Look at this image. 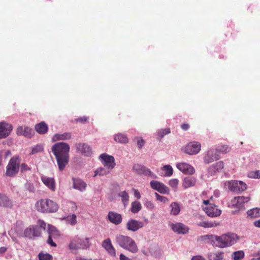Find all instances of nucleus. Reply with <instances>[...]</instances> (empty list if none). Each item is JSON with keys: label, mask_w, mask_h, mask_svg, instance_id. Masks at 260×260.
<instances>
[{"label": "nucleus", "mask_w": 260, "mask_h": 260, "mask_svg": "<svg viewBox=\"0 0 260 260\" xmlns=\"http://www.w3.org/2000/svg\"><path fill=\"white\" fill-rule=\"evenodd\" d=\"M70 146L66 143L55 144L52 147V151L55 155L59 170L62 171L69 161Z\"/></svg>", "instance_id": "nucleus-1"}, {"label": "nucleus", "mask_w": 260, "mask_h": 260, "mask_svg": "<svg viewBox=\"0 0 260 260\" xmlns=\"http://www.w3.org/2000/svg\"><path fill=\"white\" fill-rule=\"evenodd\" d=\"M115 242L120 247L132 253H137L139 250L135 241L128 236L117 235L115 237Z\"/></svg>", "instance_id": "nucleus-2"}, {"label": "nucleus", "mask_w": 260, "mask_h": 260, "mask_svg": "<svg viewBox=\"0 0 260 260\" xmlns=\"http://www.w3.org/2000/svg\"><path fill=\"white\" fill-rule=\"evenodd\" d=\"M36 209L43 213H54L58 209V205L53 201L49 199H41L35 204Z\"/></svg>", "instance_id": "nucleus-3"}, {"label": "nucleus", "mask_w": 260, "mask_h": 260, "mask_svg": "<svg viewBox=\"0 0 260 260\" xmlns=\"http://www.w3.org/2000/svg\"><path fill=\"white\" fill-rule=\"evenodd\" d=\"M239 240V237L235 233L223 234L217 237L216 246L220 248L231 246L236 244Z\"/></svg>", "instance_id": "nucleus-4"}, {"label": "nucleus", "mask_w": 260, "mask_h": 260, "mask_svg": "<svg viewBox=\"0 0 260 260\" xmlns=\"http://www.w3.org/2000/svg\"><path fill=\"white\" fill-rule=\"evenodd\" d=\"M89 239H81L78 237L73 238L69 245V248L71 251L79 249H85L89 247Z\"/></svg>", "instance_id": "nucleus-5"}, {"label": "nucleus", "mask_w": 260, "mask_h": 260, "mask_svg": "<svg viewBox=\"0 0 260 260\" xmlns=\"http://www.w3.org/2000/svg\"><path fill=\"white\" fill-rule=\"evenodd\" d=\"M20 160L18 157H12L6 168V175L13 177L18 173L20 167Z\"/></svg>", "instance_id": "nucleus-6"}, {"label": "nucleus", "mask_w": 260, "mask_h": 260, "mask_svg": "<svg viewBox=\"0 0 260 260\" xmlns=\"http://www.w3.org/2000/svg\"><path fill=\"white\" fill-rule=\"evenodd\" d=\"M249 197L244 196L236 197L232 199L229 206L238 209L237 211H233V214H235L237 211L244 209V204L249 202Z\"/></svg>", "instance_id": "nucleus-7"}, {"label": "nucleus", "mask_w": 260, "mask_h": 260, "mask_svg": "<svg viewBox=\"0 0 260 260\" xmlns=\"http://www.w3.org/2000/svg\"><path fill=\"white\" fill-rule=\"evenodd\" d=\"M231 191L239 193L246 190L247 186L246 184L241 181L232 180L225 183Z\"/></svg>", "instance_id": "nucleus-8"}, {"label": "nucleus", "mask_w": 260, "mask_h": 260, "mask_svg": "<svg viewBox=\"0 0 260 260\" xmlns=\"http://www.w3.org/2000/svg\"><path fill=\"white\" fill-rule=\"evenodd\" d=\"M42 231L37 226L31 225L24 231L23 235L26 238L32 239L41 235Z\"/></svg>", "instance_id": "nucleus-9"}, {"label": "nucleus", "mask_w": 260, "mask_h": 260, "mask_svg": "<svg viewBox=\"0 0 260 260\" xmlns=\"http://www.w3.org/2000/svg\"><path fill=\"white\" fill-rule=\"evenodd\" d=\"M102 164L108 169L112 170L115 166V159L113 156L106 153H103L100 156Z\"/></svg>", "instance_id": "nucleus-10"}, {"label": "nucleus", "mask_w": 260, "mask_h": 260, "mask_svg": "<svg viewBox=\"0 0 260 260\" xmlns=\"http://www.w3.org/2000/svg\"><path fill=\"white\" fill-rule=\"evenodd\" d=\"M133 171L139 175H144L146 176H150L153 178H156V176L153 174L151 171L146 168L145 166L139 164H135L133 167Z\"/></svg>", "instance_id": "nucleus-11"}, {"label": "nucleus", "mask_w": 260, "mask_h": 260, "mask_svg": "<svg viewBox=\"0 0 260 260\" xmlns=\"http://www.w3.org/2000/svg\"><path fill=\"white\" fill-rule=\"evenodd\" d=\"M201 147V144L199 142H191L185 147L184 151L189 155H194L199 152Z\"/></svg>", "instance_id": "nucleus-12"}, {"label": "nucleus", "mask_w": 260, "mask_h": 260, "mask_svg": "<svg viewBox=\"0 0 260 260\" xmlns=\"http://www.w3.org/2000/svg\"><path fill=\"white\" fill-rule=\"evenodd\" d=\"M151 187L158 191L160 193L169 194L170 192L169 188L165 184L157 181L152 180L150 183Z\"/></svg>", "instance_id": "nucleus-13"}, {"label": "nucleus", "mask_w": 260, "mask_h": 260, "mask_svg": "<svg viewBox=\"0 0 260 260\" xmlns=\"http://www.w3.org/2000/svg\"><path fill=\"white\" fill-rule=\"evenodd\" d=\"M13 126L11 124L6 122H0V139L8 137L12 131Z\"/></svg>", "instance_id": "nucleus-14"}, {"label": "nucleus", "mask_w": 260, "mask_h": 260, "mask_svg": "<svg viewBox=\"0 0 260 260\" xmlns=\"http://www.w3.org/2000/svg\"><path fill=\"white\" fill-rule=\"evenodd\" d=\"M144 226V223L141 221L131 219L126 223V227L128 231L136 232Z\"/></svg>", "instance_id": "nucleus-15"}, {"label": "nucleus", "mask_w": 260, "mask_h": 260, "mask_svg": "<svg viewBox=\"0 0 260 260\" xmlns=\"http://www.w3.org/2000/svg\"><path fill=\"white\" fill-rule=\"evenodd\" d=\"M16 133L18 136H23L27 138H31L34 135L33 130L28 126H18L16 130Z\"/></svg>", "instance_id": "nucleus-16"}, {"label": "nucleus", "mask_w": 260, "mask_h": 260, "mask_svg": "<svg viewBox=\"0 0 260 260\" xmlns=\"http://www.w3.org/2000/svg\"><path fill=\"white\" fill-rule=\"evenodd\" d=\"M176 167L178 170L185 174L192 175L195 172L194 168L185 162L178 163Z\"/></svg>", "instance_id": "nucleus-17"}, {"label": "nucleus", "mask_w": 260, "mask_h": 260, "mask_svg": "<svg viewBox=\"0 0 260 260\" xmlns=\"http://www.w3.org/2000/svg\"><path fill=\"white\" fill-rule=\"evenodd\" d=\"M172 230L178 234H185L188 232V228L182 223H172Z\"/></svg>", "instance_id": "nucleus-18"}, {"label": "nucleus", "mask_w": 260, "mask_h": 260, "mask_svg": "<svg viewBox=\"0 0 260 260\" xmlns=\"http://www.w3.org/2000/svg\"><path fill=\"white\" fill-rule=\"evenodd\" d=\"M102 245L110 255L112 256H116V250L112 245L111 240L110 238H107L104 240Z\"/></svg>", "instance_id": "nucleus-19"}, {"label": "nucleus", "mask_w": 260, "mask_h": 260, "mask_svg": "<svg viewBox=\"0 0 260 260\" xmlns=\"http://www.w3.org/2000/svg\"><path fill=\"white\" fill-rule=\"evenodd\" d=\"M219 158V155L217 151H216V150L210 149L208 151L206 155L205 156L204 160L206 164H209Z\"/></svg>", "instance_id": "nucleus-20"}, {"label": "nucleus", "mask_w": 260, "mask_h": 260, "mask_svg": "<svg viewBox=\"0 0 260 260\" xmlns=\"http://www.w3.org/2000/svg\"><path fill=\"white\" fill-rule=\"evenodd\" d=\"M77 151L86 156H89L92 153L91 148L84 143H78L76 145Z\"/></svg>", "instance_id": "nucleus-21"}, {"label": "nucleus", "mask_w": 260, "mask_h": 260, "mask_svg": "<svg viewBox=\"0 0 260 260\" xmlns=\"http://www.w3.org/2000/svg\"><path fill=\"white\" fill-rule=\"evenodd\" d=\"M48 231L49 236L47 240V243L50 245L51 246L56 247V244L55 242H53L52 237L57 236L59 235L58 231L55 227L50 225H48Z\"/></svg>", "instance_id": "nucleus-22"}, {"label": "nucleus", "mask_w": 260, "mask_h": 260, "mask_svg": "<svg viewBox=\"0 0 260 260\" xmlns=\"http://www.w3.org/2000/svg\"><path fill=\"white\" fill-rule=\"evenodd\" d=\"M204 210L209 216L212 217L219 216L221 213V211L220 209H218L216 206H213L211 205L205 207Z\"/></svg>", "instance_id": "nucleus-23"}, {"label": "nucleus", "mask_w": 260, "mask_h": 260, "mask_svg": "<svg viewBox=\"0 0 260 260\" xmlns=\"http://www.w3.org/2000/svg\"><path fill=\"white\" fill-rule=\"evenodd\" d=\"M13 206V201L5 194L0 193V206L11 208Z\"/></svg>", "instance_id": "nucleus-24"}, {"label": "nucleus", "mask_w": 260, "mask_h": 260, "mask_svg": "<svg viewBox=\"0 0 260 260\" xmlns=\"http://www.w3.org/2000/svg\"><path fill=\"white\" fill-rule=\"evenodd\" d=\"M108 218L111 222L116 225L119 224L122 220L121 214L112 211L109 212Z\"/></svg>", "instance_id": "nucleus-25"}, {"label": "nucleus", "mask_w": 260, "mask_h": 260, "mask_svg": "<svg viewBox=\"0 0 260 260\" xmlns=\"http://www.w3.org/2000/svg\"><path fill=\"white\" fill-rule=\"evenodd\" d=\"M35 129L39 134L43 135L47 132L48 126L44 121H42L35 125Z\"/></svg>", "instance_id": "nucleus-26"}, {"label": "nucleus", "mask_w": 260, "mask_h": 260, "mask_svg": "<svg viewBox=\"0 0 260 260\" xmlns=\"http://www.w3.org/2000/svg\"><path fill=\"white\" fill-rule=\"evenodd\" d=\"M41 180L43 183L52 191L55 189V180L53 178L42 177Z\"/></svg>", "instance_id": "nucleus-27"}, {"label": "nucleus", "mask_w": 260, "mask_h": 260, "mask_svg": "<svg viewBox=\"0 0 260 260\" xmlns=\"http://www.w3.org/2000/svg\"><path fill=\"white\" fill-rule=\"evenodd\" d=\"M73 187L75 189H78L81 191L85 190L86 187V184L82 180L79 179L73 178Z\"/></svg>", "instance_id": "nucleus-28"}, {"label": "nucleus", "mask_w": 260, "mask_h": 260, "mask_svg": "<svg viewBox=\"0 0 260 260\" xmlns=\"http://www.w3.org/2000/svg\"><path fill=\"white\" fill-rule=\"evenodd\" d=\"M72 135L70 133L63 134H55L52 137V141L55 142L58 140H67L71 138Z\"/></svg>", "instance_id": "nucleus-29"}, {"label": "nucleus", "mask_w": 260, "mask_h": 260, "mask_svg": "<svg viewBox=\"0 0 260 260\" xmlns=\"http://www.w3.org/2000/svg\"><path fill=\"white\" fill-rule=\"evenodd\" d=\"M196 183V179L194 177H185L182 182V186L185 188L193 186Z\"/></svg>", "instance_id": "nucleus-30"}, {"label": "nucleus", "mask_w": 260, "mask_h": 260, "mask_svg": "<svg viewBox=\"0 0 260 260\" xmlns=\"http://www.w3.org/2000/svg\"><path fill=\"white\" fill-rule=\"evenodd\" d=\"M247 217L252 219L260 216V209L258 208H253L247 212Z\"/></svg>", "instance_id": "nucleus-31"}, {"label": "nucleus", "mask_w": 260, "mask_h": 260, "mask_svg": "<svg viewBox=\"0 0 260 260\" xmlns=\"http://www.w3.org/2000/svg\"><path fill=\"white\" fill-rule=\"evenodd\" d=\"M111 170L108 169V168L105 167L104 166L103 167H100L96 169L95 171L94 177L99 175V176H103L111 172Z\"/></svg>", "instance_id": "nucleus-32"}, {"label": "nucleus", "mask_w": 260, "mask_h": 260, "mask_svg": "<svg viewBox=\"0 0 260 260\" xmlns=\"http://www.w3.org/2000/svg\"><path fill=\"white\" fill-rule=\"evenodd\" d=\"M115 141L118 143H126L128 142V138L126 136L123 134H118L115 136Z\"/></svg>", "instance_id": "nucleus-33"}, {"label": "nucleus", "mask_w": 260, "mask_h": 260, "mask_svg": "<svg viewBox=\"0 0 260 260\" xmlns=\"http://www.w3.org/2000/svg\"><path fill=\"white\" fill-rule=\"evenodd\" d=\"M170 207H171V213L172 215H177L179 213L180 208L178 203L173 202L171 204Z\"/></svg>", "instance_id": "nucleus-34"}, {"label": "nucleus", "mask_w": 260, "mask_h": 260, "mask_svg": "<svg viewBox=\"0 0 260 260\" xmlns=\"http://www.w3.org/2000/svg\"><path fill=\"white\" fill-rule=\"evenodd\" d=\"M141 208L142 206L140 202L135 201L132 203L131 210L133 213H138L140 210H141Z\"/></svg>", "instance_id": "nucleus-35"}, {"label": "nucleus", "mask_w": 260, "mask_h": 260, "mask_svg": "<svg viewBox=\"0 0 260 260\" xmlns=\"http://www.w3.org/2000/svg\"><path fill=\"white\" fill-rule=\"evenodd\" d=\"M223 167V162L222 161H219L210 167L209 168V171L212 172V171L214 170L219 171L222 169Z\"/></svg>", "instance_id": "nucleus-36"}, {"label": "nucleus", "mask_w": 260, "mask_h": 260, "mask_svg": "<svg viewBox=\"0 0 260 260\" xmlns=\"http://www.w3.org/2000/svg\"><path fill=\"white\" fill-rule=\"evenodd\" d=\"M217 236L214 235H206L202 237V239L203 240H211L212 241V244L216 246L217 244H216Z\"/></svg>", "instance_id": "nucleus-37"}, {"label": "nucleus", "mask_w": 260, "mask_h": 260, "mask_svg": "<svg viewBox=\"0 0 260 260\" xmlns=\"http://www.w3.org/2000/svg\"><path fill=\"white\" fill-rule=\"evenodd\" d=\"M11 154V151L9 150L0 151V166L2 165L3 159L6 160Z\"/></svg>", "instance_id": "nucleus-38"}, {"label": "nucleus", "mask_w": 260, "mask_h": 260, "mask_svg": "<svg viewBox=\"0 0 260 260\" xmlns=\"http://www.w3.org/2000/svg\"><path fill=\"white\" fill-rule=\"evenodd\" d=\"M162 170L165 172L164 176L170 177L172 175L173 170L170 165H165L162 168Z\"/></svg>", "instance_id": "nucleus-39"}, {"label": "nucleus", "mask_w": 260, "mask_h": 260, "mask_svg": "<svg viewBox=\"0 0 260 260\" xmlns=\"http://www.w3.org/2000/svg\"><path fill=\"white\" fill-rule=\"evenodd\" d=\"M217 153H226L230 151V148L228 145H221L218 146L215 149Z\"/></svg>", "instance_id": "nucleus-40"}, {"label": "nucleus", "mask_w": 260, "mask_h": 260, "mask_svg": "<svg viewBox=\"0 0 260 260\" xmlns=\"http://www.w3.org/2000/svg\"><path fill=\"white\" fill-rule=\"evenodd\" d=\"M119 196L121 197L122 202L123 203L124 206H125L129 200V196L125 191H123L119 193Z\"/></svg>", "instance_id": "nucleus-41"}, {"label": "nucleus", "mask_w": 260, "mask_h": 260, "mask_svg": "<svg viewBox=\"0 0 260 260\" xmlns=\"http://www.w3.org/2000/svg\"><path fill=\"white\" fill-rule=\"evenodd\" d=\"M39 260H52L53 257L51 255L48 253H44L40 252L38 255Z\"/></svg>", "instance_id": "nucleus-42"}, {"label": "nucleus", "mask_w": 260, "mask_h": 260, "mask_svg": "<svg viewBox=\"0 0 260 260\" xmlns=\"http://www.w3.org/2000/svg\"><path fill=\"white\" fill-rule=\"evenodd\" d=\"M244 256V253L242 251H238L234 252L233 258L234 260H240Z\"/></svg>", "instance_id": "nucleus-43"}, {"label": "nucleus", "mask_w": 260, "mask_h": 260, "mask_svg": "<svg viewBox=\"0 0 260 260\" xmlns=\"http://www.w3.org/2000/svg\"><path fill=\"white\" fill-rule=\"evenodd\" d=\"M67 220L72 225H75L77 223V217L75 214L67 216Z\"/></svg>", "instance_id": "nucleus-44"}, {"label": "nucleus", "mask_w": 260, "mask_h": 260, "mask_svg": "<svg viewBox=\"0 0 260 260\" xmlns=\"http://www.w3.org/2000/svg\"><path fill=\"white\" fill-rule=\"evenodd\" d=\"M89 118L87 116H84L83 117H81L78 118H75L74 119V122L75 123H85L88 122Z\"/></svg>", "instance_id": "nucleus-45"}, {"label": "nucleus", "mask_w": 260, "mask_h": 260, "mask_svg": "<svg viewBox=\"0 0 260 260\" xmlns=\"http://www.w3.org/2000/svg\"><path fill=\"white\" fill-rule=\"evenodd\" d=\"M170 133V128H165L159 130L158 132V136L160 139L162 138L165 135Z\"/></svg>", "instance_id": "nucleus-46"}, {"label": "nucleus", "mask_w": 260, "mask_h": 260, "mask_svg": "<svg viewBox=\"0 0 260 260\" xmlns=\"http://www.w3.org/2000/svg\"><path fill=\"white\" fill-rule=\"evenodd\" d=\"M198 225L200 226L204 227L205 228H212L214 226V224L212 222L203 221L198 223Z\"/></svg>", "instance_id": "nucleus-47"}, {"label": "nucleus", "mask_w": 260, "mask_h": 260, "mask_svg": "<svg viewBox=\"0 0 260 260\" xmlns=\"http://www.w3.org/2000/svg\"><path fill=\"white\" fill-rule=\"evenodd\" d=\"M179 181L177 179H173L169 181V184L172 187L176 189L178 185Z\"/></svg>", "instance_id": "nucleus-48"}, {"label": "nucleus", "mask_w": 260, "mask_h": 260, "mask_svg": "<svg viewBox=\"0 0 260 260\" xmlns=\"http://www.w3.org/2000/svg\"><path fill=\"white\" fill-rule=\"evenodd\" d=\"M38 228L42 231V230H45L46 223L44 221L39 219L37 221V225Z\"/></svg>", "instance_id": "nucleus-49"}, {"label": "nucleus", "mask_w": 260, "mask_h": 260, "mask_svg": "<svg viewBox=\"0 0 260 260\" xmlns=\"http://www.w3.org/2000/svg\"><path fill=\"white\" fill-rule=\"evenodd\" d=\"M155 195L156 198V199L161 202L166 203L169 201V200L167 198L164 197V196H160L159 194H158L156 192L155 193Z\"/></svg>", "instance_id": "nucleus-50"}, {"label": "nucleus", "mask_w": 260, "mask_h": 260, "mask_svg": "<svg viewBox=\"0 0 260 260\" xmlns=\"http://www.w3.org/2000/svg\"><path fill=\"white\" fill-rule=\"evenodd\" d=\"M248 176L249 177L254 178H260V170L256 171L255 172H251Z\"/></svg>", "instance_id": "nucleus-51"}, {"label": "nucleus", "mask_w": 260, "mask_h": 260, "mask_svg": "<svg viewBox=\"0 0 260 260\" xmlns=\"http://www.w3.org/2000/svg\"><path fill=\"white\" fill-rule=\"evenodd\" d=\"M43 150L42 146L37 145L32 148L31 154H34L37 153Z\"/></svg>", "instance_id": "nucleus-52"}, {"label": "nucleus", "mask_w": 260, "mask_h": 260, "mask_svg": "<svg viewBox=\"0 0 260 260\" xmlns=\"http://www.w3.org/2000/svg\"><path fill=\"white\" fill-rule=\"evenodd\" d=\"M137 146L139 148H141L145 144V141L143 139L140 138H137Z\"/></svg>", "instance_id": "nucleus-53"}, {"label": "nucleus", "mask_w": 260, "mask_h": 260, "mask_svg": "<svg viewBox=\"0 0 260 260\" xmlns=\"http://www.w3.org/2000/svg\"><path fill=\"white\" fill-rule=\"evenodd\" d=\"M19 167L21 172L30 170V168L25 164H22Z\"/></svg>", "instance_id": "nucleus-54"}, {"label": "nucleus", "mask_w": 260, "mask_h": 260, "mask_svg": "<svg viewBox=\"0 0 260 260\" xmlns=\"http://www.w3.org/2000/svg\"><path fill=\"white\" fill-rule=\"evenodd\" d=\"M145 206L149 210H152L154 207L153 204L150 201H147L145 203Z\"/></svg>", "instance_id": "nucleus-55"}, {"label": "nucleus", "mask_w": 260, "mask_h": 260, "mask_svg": "<svg viewBox=\"0 0 260 260\" xmlns=\"http://www.w3.org/2000/svg\"><path fill=\"white\" fill-rule=\"evenodd\" d=\"M69 206L71 208V210L72 211H75L77 209V206L75 203L73 202H70L69 203Z\"/></svg>", "instance_id": "nucleus-56"}, {"label": "nucleus", "mask_w": 260, "mask_h": 260, "mask_svg": "<svg viewBox=\"0 0 260 260\" xmlns=\"http://www.w3.org/2000/svg\"><path fill=\"white\" fill-rule=\"evenodd\" d=\"M181 128L184 131H187L189 127V125L188 123H183L181 125Z\"/></svg>", "instance_id": "nucleus-57"}, {"label": "nucleus", "mask_w": 260, "mask_h": 260, "mask_svg": "<svg viewBox=\"0 0 260 260\" xmlns=\"http://www.w3.org/2000/svg\"><path fill=\"white\" fill-rule=\"evenodd\" d=\"M191 260H205V259L201 256H193Z\"/></svg>", "instance_id": "nucleus-58"}, {"label": "nucleus", "mask_w": 260, "mask_h": 260, "mask_svg": "<svg viewBox=\"0 0 260 260\" xmlns=\"http://www.w3.org/2000/svg\"><path fill=\"white\" fill-rule=\"evenodd\" d=\"M134 195L138 199L141 198L140 193L138 190H135Z\"/></svg>", "instance_id": "nucleus-59"}, {"label": "nucleus", "mask_w": 260, "mask_h": 260, "mask_svg": "<svg viewBox=\"0 0 260 260\" xmlns=\"http://www.w3.org/2000/svg\"><path fill=\"white\" fill-rule=\"evenodd\" d=\"M120 260H131L129 258L126 257L123 254H121L120 255Z\"/></svg>", "instance_id": "nucleus-60"}, {"label": "nucleus", "mask_w": 260, "mask_h": 260, "mask_svg": "<svg viewBox=\"0 0 260 260\" xmlns=\"http://www.w3.org/2000/svg\"><path fill=\"white\" fill-rule=\"evenodd\" d=\"M7 250V248L5 247H0V254L4 253Z\"/></svg>", "instance_id": "nucleus-61"}, {"label": "nucleus", "mask_w": 260, "mask_h": 260, "mask_svg": "<svg viewBox=\"0 0 260 260\" xmlns=\"http://www.w3.org/2000/svg\"><path fill=\"white\" fill-rule=\"evenodd\" d=\"M253 224L255 226L260 228V220L254 221Z\"/></svg>", "instance_id": "nucleus-62"}, {"label": "nucleus", "mask_w": 260, "mask_h": 260, "mask_svg": "<svg viewBox=\"0 0 260 260\" xmlns=\"http://www.w3.org/2000/svg\"><path fill=\"white\" fill-rule=\"evenodd\" d=\"M220 192L218 190H215L214 192V195L215 197L217 198L219 196Z\"/></svg>", "instance_id": "nucleus-63"}, {"label": "nucleus", "mask_w": 260, "mask_h": 260, "mask_svg": "<svg viewBox=\"0 0 260 260\" xmlns=\"http://www.w3.org/2000/svg\"><path fill=\"white\" fill-rule=\"evenodd\" d=\"M209 200H204L203 201V203L204 204H205L206 205H207V206H208V203H209Z\"/></svg>", "instance_id": "nucleus-64"}]
</instances>
